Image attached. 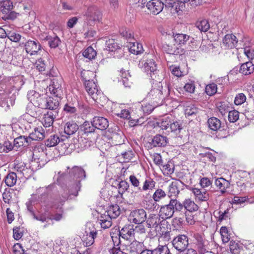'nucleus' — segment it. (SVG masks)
Instances as JSON below:
<instances>
[{
	"label": "nucleus",
	"instance_id": "1",
	"mask_svg": "<svg viewBox=\"0 0 254 254\" xmlns=\"http://www.w3.org/2000/svg\"><path fill=\"white\" fill-rule=\"evenodd\" d=\"M81 76L84 81L86 91L95 102H98L103 94L98 90L95 81L89 78V76L94 77L95 74L92 71L84 70L81 72Z\"/></svg>",
	"mask_w": 254,
	"mask_h": 254
},
{
	"label": "nucleus",
	"instance_id": "2",
	"mask_svg": "<svg viewBox=\"0 0 254 254\" xmlns=\"http://www.w3.org/2000/svg\"><path fill=\"white\" fill-rule=\"evenodd\" d=\"M69 176L73 180V183L70 185L69 190L70 195L77 196L81 188L80 181L86 178V172L81 167L74 166L69 171Z\"/></svg>",
	"mask_w": 254,
	"mask_h": 254
},
{
	"label": "nucleus",
	"instance_id": "3",
	"mask_svg": "<svg viewBox=\"0 0 254 254\" xmlns=\"http://www.w3.org/2000/svg\"><path fill=\"white\" fill-rule=\"evenodd\" d=\"M168 87H163L161 83L157 84V87H153L148 93L147 98L155 106H159L164 103L165 96L169 94Z\"/></svg>",
	"mask_w": 254,
	"mask_h": 254
},
{
	"label": "nucleus",
	"instance_id": "4",
	"mask_svg": "<svg viewBox=\"0 0 254 254\" xmlns=\"http://www.w3.org/2000/svg\"><path fill=\"white\" fill-rule=\"evenodd\" d=\"M11 94V90L5 82L0 83V106L6 107L8 109L14 104L15 96Z\"/></svg>",
	"mask_w": 254,
	"mask_h": 254
},
{
	"label": "nucleus",
	"instance_id": "5",
	"mask_svg": "<svg viewBox=\"0 0 254 254\" xmlns=\"http://www.w3.org/2000/svg\"><path fill=\"white\" fill-rule=\"evenodd\" d=\"M84 15L86 17L87 25H94L96 22H100L102 19L103 14L99 8L96 5L89 6Z\"/></svg>",
	"mask_w": 254,
	"mask_h": 254
},
{
	"label": "nucleus",
	"instance_id": "6",
	"mask_svg": "<svg viewBox=\"0 0 254 254\" xmlns=\"http://www.w3.org/2000/svg\"><path fill=\"white\" fill-rule=\"evenodd\" d=\"M95 127L92 124V121L90 123L89 122H85L81 126L80 130L78 131V134L80 132H84V133H91L95 131ZM79 134L78 135V138L76 139L77 141L80 144L81 148H86L90 146V143L85 138L82 137H79ZM79 147V145L78 146Z\"/></svg>",
	"mask_w": 254,
	"mask_h": 254
},
{
	"label": "nucleus",
	"instance_id": "7",
	"mask_svg": "<svg viewBox=\"0 0 254 254\" xmlns=\"http://www.w3.org/2000/svg\"><path fill=\"white\" fill-rule=\"evenodd\" d=\"M173 247L179 252H184L189 246V238L186 235H179L172 241Z\"/></svg>",
	"mask_w": 254,
	"mask_h": 254
},
{
	"label": "nucleus",
	"instance_id": "8",
	"mask_svg": "<svg viewBox=\"0 0 254 254\" xmlns=\"http://www.w3.org/2000/svg\"><path fill=\"white\" fill-rule=\"evenodd\" d=\"M63 80L61 77H54L51 80L49 90L51 94L55 97H61L63 94L62 83Z\"/></svg>",
	"mask_w": 254,
	"mask_h": 254
},
{
	"label": "nucleus",
	"instance_id": "9",
	"mask_svg": "<svg viewBox=\"0 0 254 254\" xmlns=\"http://www.w3.org/2000/svg\"><path fill=\"white\" fill-rule=\"evenodd\" d=\"M129 219L134 224H140L146 220V212L143 208L134 210L131 211Z\"/></svg>",
	"mask_w": 254,
	"mask_h": 254
},
{
	"label": "nucleus",
	"instance_id": "10",
	"mask_svg": "<svg viewBox=\"0 0 254 254\" xmlns=\"http://www.w3.org/2000/svg\"><path fill=\"white\" fill-rule=\"evenodd\" d=\"M22 44H24L26 52L30 56L37 55L42 49L41 45L36 39L29 40L25 43H23Z\"/></svg>",
	"mask_w": 254,
	"mask_h": 254
},
{
	"label": "nucleus",
	"instance_id": "11",
	"mask_svg": "<svg viewBox=\"0 0 254 254\" xmlns=\"http://www.w3.org/2000/svg\"><path fill=\"white\" fill-rule=\"evenodd\" d=\"M97 235V231L93 226L91 228L86 229L82 239L83 245L86 247L92 246L95 242Z\"/></svg>",
	"mask_w": 254,
	"mask_h": 254
},
{
	"label": "nucleus",
	"instance_id": "12",
	"mask_svg": "<svg viewBox=\"0 0 254 254\" xmlns=\"http://www.w3.org/2000/svg\"><path fill=\"white\" fill-rule=\"evenodd\" d=\"M139 68L142 69L147 72H154L156 71V64L152 59H149L148 57H143L138 64Z\"/></svg>",
	"mask_w": 254,
	"mask_h": 254
},
{
	"label": "nucleus",
	"instance_id": "13",
	"mask_svg": "<svg viewBox=\"0 0 254 254\" xmlns=\"http://www.w3.org/2000/svg\"><path fill=\"white\" fill-rule=\"evenodd\" d=\"M184 184L179 180L173 181L169 186L168 195L169 199L172 198V196L176 197L179 194L181 189H183Z\"/></svg>",
	"mask_w": 254,
	"mask_h": 254
},
{
	"label": "nucleus",
	"instance_id": "14",
	"mask_svg": "<svg viewBox=\"0 0 254 254\" xmlns=\"http://www.w3.org/2000/svg\"><path fill=\"white\" fill-rule=\"evenodd\" d=\"M146 6L151 13L157 15L162 11L163 3L161 0H150L146 3Z\"/></svg>",
	"mask_w": 254,
	"mask_h": 254
},
{
	"label": "nucleus",
	"instance_id": "15",
	"mask_svg": "<svg viewBox=\"0 0 254 254\" xmlns=\"http://www.w3.org/2000/svg\"><path fill=\"white\" fill-rule=\"evenodd\" d=\"M174 214V209L170 199L168 204L160 206L159 214L163 220L165 221L166 219L171 218Z\"/></svg>",
	"mask_w": 254,
	"mask_h": 254
},
{
	"label": "nucleus",
	"instance_id": "16",
	"mask_svg": "<svg viewBox=\"0 0 254 254\" xmlns=\"http://www.w3.org/2000/svg\"><path fill=\"white\" fill-rule=\"evenodd\" d=\"M161 216L158 214H150L148 218H146V224L148 228H156L158 226L160 225V227L161 226L165 225V223H167L165 220H160Z\"/></svg>",
	"mask_w": 254,
	"mask_h": 254
},
{
	"label": "nucleus",
	"instance_id": "17",
	"mask_svg": "<svg viewBox=\"0 0 254 254\" xmlns=\"http://www.w3.org/2000/svg\"><path fill=\"white\" fill-rule=\"evenodd\" d=\"M6 85L11 90L12 87L15 90H19L24 84V81L22 76H16L10 77L8 79Z\"/></svg>",
	"mask_w": 254,
	"mask_h": 254
},
{
	"label": "nucleus",
	"instance_id": "18",
	"mask_svg": "<svg viewBox=\"0 0 254 254\" xmlns=\"http://www.w3.org/2000/svg\"><path fill=\"white\" fill-rule=\"evenodd\" d=\"M134 232L133 225H126L119 231V236L127 240L133 239L134 238Z\"/></svg>",
	"mask_w": 254,
	"mask_h": 254
},
{
	"label": "nucleus",
	"instance_id": "19",
	"mask_svg": "<svg viewBox=\"0 0 254 254\" xmlns=\"http://www.w3.org/2000/svg\"><path fill=\"white\" fill-rule=\"evenodd\" d=\"M168 142L166 136L158 134L154 136L149 142L152 147H162L166 146Z\"/></svg>",
	"mask_w": 254,
	"mask_h": 254
},
{
	"label": "nucleus",
	"instance_id": "20",
	"mask_svg": "<svg viewBox=\"0 0 254 254\" xmlns=\"http://www.w3.org/2000/svg\"><path fill=\"white\" fill-rule=\"evenodd\" d=\"M67 196H64V199L61 200L59 204H57V201L55 200L54 202V204L52 205V207L55 208L57 209L60 208V210L59 212H56L54 214H51L49 216V220H54L57 221H60L63 217V211L61 210V206L63 205L64 202L66 199Z\"/></svg>",
	"mask_w": 254,
	"mask_h": 254
},
{
	"label": "nucleus",
	"instance_id": "21",
	"mask_svg": "<svg viewBox=\"0 0 254 254\" xmlns=\"http://www.w3.org/2000/svg\"><path fill=\"white\" fill-rule=\"evenodd\" d=\"M92 124L95 128L104 130L109 127V122L107 119L102 117H95L92 120Z\"/></svg>",
	"mask_w": 254,
	"mask_h": 254
},
{
	"label": "nucleus",
	"instance_id": "22",
	"mask_svg": "<svg viewBox=\"0 0 254 254\" xmlns=\"http://www.w3.org/2000/svg\"><path fill=\"white\" fill-rule=\"evenodd\" d=\"M238 42L236 37L232 34L226 35L223 39V45L228 49L235 48Z\"/></svg>",
	"mask_w": 254,
	"mask_h": 254
},
{
	"label": "nucleus",
	"instance_id": "23",
	"mask_svg": "<svg viewBox=\"0 0 254 254\" xmlns=\"http://www.w3.org/2000/svg\"><path fill=\"white\" fill-rule=\"evenodd\" d=\"M121 81L126 87H129L132 84V78L128 70L122 68L120 70Z\"/></svg>",
	"mask_w": 254,
	"mask_h": 254
},
{
	"label": "nucleus",
	"instance_id": "24",
	"mask_svg": "<svg viewBox=\"0 0 254 254\" xmlns=\"http://www.w3.org/2000/svg\"><path fill=\"white\" fill-rule=\"evenodd\" d=\"M57 114V111H48L45 114L42 120L44 127H48L52 126Z\"/></svg>",
	"mask_w": 254,
	"mask_h": 254
},
{
	"label": "nucleus",
	"instance_id": "25",
	"mask_svg": "<svg viewBox=\"0 0 254 254\" xmlns=\"http://www.w3.org/2000/svg\"><path fill=\"white\" fill-rule=\"evenodd\" d=\"M29 137L33 140H41L45 137L44 129L41 127H35L34 130L30 133Z\"/></svg>",
	"mask_w": 254,
	"mask_h": 254
},
{
	"label": "nucleus",
	"instance_id": "26",
	"mask_svg": "<svg viewBox=\"0 0 254 254\" xmlns=\"http://www.w3.org/2000/svg\"><path fill=\"white\" fill-rule=\"evenodd\" d=\"M210 129L217 131L224 130V126L221 125V121L216 118L213 117L209 119L207 121Z\"/></svg>",
	"mask_w": 254,
	"mask_h": 254
},
{
	"label": "nucleus",
	"instance_id": "27",
	"mask_svg": "<svg viewBox=\"0 0 254 254\" xmlns=\"http://www.w3.org/2000/svg\"><path fill=\"white\" fill-rule=\"evenodd\" d=\"M122 210L118 205H111L108 207L105 213L111 218L115 219L120 215Z\"/></svg>",
	"mask_w": 254,
	"mask_h": 254
},
{
	"label": "nucleus",
	"instance_id": "28",
	"mask_svg": "<svg viewBox=\"0 0 254 254\" xmlns=\"http://www.w3.org/2000/svg\"><path fill=\"white\" fill-rule=\"evenodd\" d=\"M166 197L169 198L167 192L161 188L157 189L153 193L152 198L156 202H159L164 200Z\"/></svg>",
	"mask_w": 254,
	"mask_h": 254
},
{
	"label": "nucleus",
	"instance_id": "29",
	"mask_svg": "<svg viewBox=\"0 0 254 254\" xmlns=\"http://www.w3.org/2000/svg\"><path fill=\"white\" fill-rule=\"evenodd\" d=\"M215 185L220 190L222 194L225 193L226 192V189L229 188L230 186L229 182L223 178L216 179Z\"/></svg>",
	"mask_w": 254,
	"mask_h": 254
},
{
	"label": "nucleus",
	"instance_id": "30",
	"mask_svg": "<svg viewBox=\"0 0 254 254\" xmlns=\"http://www.w3.org/2000/svg\"><path fill=\"white\" fill-rule=\"evenodd\" d=\"M171 120V118L169 117H164L154 124V127H159L162 130H166L168 131Z\"/></svg>",
	"mask_w": 254,
	"mask_h": 254
},
{
	"label": "nucleus",
	"instance_id": "31",
	"mask_svg": "<svg viewBox=\"0 0 254 254\" xmlns=\"http://www.w3.org/2000/svg\"><path fill=\"white\" fill-rule=\"evenodd\" d=\"M192 191L196 197L200 201H206L209 199V194L205 190L193 188Z\"/></svg>",
	"mask_w": 254,
	"mask_h": 254
},
{
	"label": "nucleus",
	"instance_id": "32",
	"mask_svg": "<svg viewBox=\"0 0 254 254\" xmlns=\"http://www.w3.org/2000/svg\"><path fill=\"white\" fill-rule=\"evenodd\" d=\"M28 99L33 105L40 106L39 103H41L42 98L39 93L34 90H30L27 93Z\"/></svg>",
	"mask_w": 254,
	"mask_h": 254
},
{
	"label": "nucleus",
	"instance_id": "33",
	"mask_svg": "<svg viewBox=\"0 0 254 254\" xmlns=\"http://www.w3.org/2000/svg\"><path fill=\"white\" fill-rule=\"evenodd\" d=\"M64 138H60L57 134L51 135L46 141L45 145L49 147H53L57 145L61 142L64 141Z\"/></svg>",
	"mask_w": 254,
	"mask_h": 254
},
{
	"label": "nucleus",
	"instance_id": "34",
	"mask_svg": "<svg viewBox=\"0 0 254 254\" xmlns=\"http://www.w3.org/2000/svg\"><path fill=\"white\" fill-rule=\"evenodd\" d=\"M156 182L152 179L148 178L143 182L142 187H138L139 191H146L153 190L155 187Z\"/></svg>",
	"mask_w": 254,
	"mask_h": 254
},
{
	"label": "nucleus",
	"instance_id": "35",
	"mask_svg": "<svg viewBox=\"0 0 254 254\" xmlns=\"http://www.w3.org/2000/svg\"><path fill=\"white\" fill-rule=\"evenodd\" d=\"M129 251L130 253L136 254H140L144 249L143 243L137 241H133L129 245Z\"/></svg>",
	"mask_w": 254,
	"mask_h": 254
},
{
	"label": "nucleus",
	"instance_id": "36",
	"mask_svg": "<svg viewBox=\"0 0 254 254\" xmlns=\"http://www.w3.org/2000/svg\"><path fill=\"white\" fill-rule=\"evenodd\" d=\"M111 139L115 145L122 144L124 142L125 136L121 130L118 132H114L111 135Z\"/></svg>",
	"mask_w": 254,
	"mask_h": 254
},
{
	"label": "nucleus",
	"instance_id": "37",
	"mask_svg": "<svg viewBox=\"0 0 254 254\" xmlns=\"http://www.w3.org/2000/svg\"><path fill=\"white\" fill-rule=\"evenodd\" d=\"M78 128V126L75 123L68 122L65 124L64 131L67 135H71L75 133Z\"/></svg>",
	"mask_w": 254,
	"mask_h": 254
},
{
	"label": "nucleus",
	"instance_id": "38",
	"mask_svg": "<svg viewBox=\"0 0 254 254\" xmlns=\"http://www.w3.org/2000/svg\"><path fill=\"white\" fill-rule=\"evenodd\" d=\"M43 101L45 103V107L46 109L50 110V111H57L56 110L59 105V101L57 100L50 97L43 100Z\"/></svg>",
	"mask_w": 254,
	"mask_h": 254
},
{
	"label": "nucleus",
	"instance_id": "39",
	"mask_svg": "<svg viewBox=\"0 0 254 254\" xmlns=\"http://www.w3.org/2000/svg\"><path fill=\"white\" fill-rule=\"evenodd\" d=\"M254 65L251 62L243 64L240 68V72L244 75H248L253 72Z\"/></svg>",
	"mask_w": 254,
	"mask_h": 254
},
{
	"label": "nucleus",
	"instance_id": "40",
	"mask_svg": "<svg viewBox=\"0 0 254 254\" xmlns=\"http://www.w3.org/2000/svg\"><path fill=\"white\" fill-rule=\"evenodd\" d=\"M45 40L48 42L51 48H56L61 43L60 39L57 35H48L45 38Z\"/></svg>",
	"mask_w": 254,
	"mask_h": 254
},
{
	"label": "nucleus",
	"instance_id": "41",
	"mask_svg": "<svg viewBox=\"0 0 254 254\" xmlns=\"http://www.w3.org/2000/svg\"><path fill=\"white\" fill-rule=\"evenodd\" d=\"M17 180V176L15 173H9L4 178V182L7 186L13 187L16 184Z\"/></svg>",
	"mask_w": 254,
	"mask_h": 254
},
{
	"label": "nucleus",
	"instance_id": "42",
	"mask_svg": "<svg viewBox=\"0 0 254 254\" xmlns=\"http://www.w3.org/2000/svg\"><path fill=\"white\" fill-rule=\"evenodd\" d=\"M182 129V124L181 123V122L180 121H174L172 119L168 132L178 133Z\"/></svg>",
	"mask_w": 254,
	"mask_h": 254
},
{
	"label": "nucleus",
	"instance_id": "43",
	"mask_svg": "<svg viewBox=\"0 0 254 254\" xmlns=\"http://www.w3.org/2000/svg\"><path fill=\"white\" fill-rule=\"evenodd\" d=\"M112 218L107 215L106 214L101 215L100 219V223L102 228L107 229L110 228L112 224Z\"/></svg>",
	"mask_w": 254,
	"mask_h": 254
},
{
	"label": "nucleus",
	"instance_id": "44",
	"mask_svg": "<svg viewBox=\"0 0 254 254\" xmlns=\"http://www.w3.org/2000/svg\"><path fill=\"white\" fill-rule=\"evenodd\" d=\"M190 38V36L185 34H176L174 35L175 41L179 45H185Z\"/></svg>",
	"mask_w": 254,
	"mask_h": 254
},
{
	"label": "nucleus",
	"instance_id": "45",
	"mask_svg": "<svg viewBox=\"0 0 254 254\" xmlns=\"http://www.w3.org/2000/svg\"><path fill=\"white\" fill-rule=\"evenodd\" d=\"M184 204L185 209L190 212L195 211L198 209L197 205L190 199H186L184 201Z\"/></svg>",
	"mask_w": 254,
	"mask_h": 254
},
{
	"label": "nucleus",
	"instance_id": "46",
	"mask_svg": "<svg viewBox=\"0 0 254 254\" xmlns=\"http://www.w3.org/2000/svg\"><path fill=\"white\" fill-rule=\"evenodd\" d=\"M229 208H227L224 211L219 210V211H216L214 212V215L216 217L218 218L219 221H222L224 220H226L230 217Z\"/></svg>",
	"mask_w": 254,
	"mask_h": 254
},
{
	"label": "nucleus",
	"instance_id": "47",
	"mask_svg": "<svg viewBox=\"0 0 254 254\" xmlns=\"http://www.w3.org/2000/svg\"><path fill=\"white\" fill-rule=\"evenodd\" d=\"M6 37H7L10 41L15 43H18L22 38H24L20 34L14 31H8Z\"/></svg>",
	"mask_w": 254,
	"mask_h": 254
},
{
	"label": "nucleus",
	"instance_id": "48",
	"mask_svg": "<svg viewBox=\"0 0 254 254\" xmlns=\"http://www.w3.org/2000/svg\"><path fill=\"white\" fill-rule=\"evenodd\" d=\"M13 4L10 0H4L1 3L0 9L3 14L8 13L13 9Z\"/></svg>",
	"mask_w": 254,
	"mask_h": 254
},
{
	"label": "nucleus",
	"instance_id": "49",
	"mask_svg": "<svg viewBox=\"0 0 254 254\" xmlns=\"http://www.w3.org/2000/svg\"><path fill=\"white\" fill-rule=\"evenodd\" d=\"M106 49L111 51H116L118 49H120V46L114 39H109L106 42Z\"/></svg>",
	"mask_w": 254,
	"mask_h": 254
},
{
	"label": "nucleus",
	"instance_id": "50",
	"mask_svg": "<svg viewBox=\"0 0 254 254\" xmlns=\"http://www.w3.org/2000/svg\"><path fill=\"white\" fill-rule=\"evenodd\" d=\"M196 27L201 31L206 32L210 28V25L207 20L203 19L196 23Z\"/></svg>",
	"mask_w": 254,
	"mask_h": 254
},
{
	"label": "nucleus",
	"instance_id": "51",
	"mask_svg": "<svg viewBox=\"0 0 254 254\" xmlns=\"http://www.w3.org/2000/svg\"><path fill=\"white\" fill-rule=\"evenodd\" d=\"M222 241L224 244L227 243L230 240V234L226 227H222L220 230Z\"/></svg>",
	"mask_w": 254,
	"mask_h": 254
},
{
	"label": "nucleus",
	"instance_id": "52",
	"mask_svg": "<svg viewBox=\"0 0 254 254\" xmlns=\"http://www.w3.org/2000/svg\"><path fill=\"white\" fill-rule=\"evenodd\" d=\"M143 51L142 46L141 44L137 42L132 43V46L129 48V51L136 55H138L142 53Z\"/></svg>",
	"mask_w": 254,
	"mask_h": 254
},
{
	"label": "nucleus",
	"instance_id": "53",
	"mask_svg": "<svg viewBox=\"0 0 254 254\" xmlns=\"http://www.w3.org/2000/svg\"><path fill=\"white\" fill-rule=\"evenodd\" d=\"M37 69L40 71L42 72L46 71L48 69L47 62L43 59H39L35 63Z\"/></svg>",
	"mask_w": 254,
	"mask_h": 254
},
{
	"label": "nucleus",
	"instance_id": "54",
	"mask_svg": "<svg viewBox=\"0 0 254 254\" xmlns=\"http://www.w3.org/2000/svg\"><path fill=\"white\" fill-rule=\"evenodd\" d=\"M153 254H170V251L167 245H158L152 250Z\"/></svg>",
	"mask_w": 254,
	"mask_h": 254
},
{
	"label": "nucleus",
	"instance_id": "55",
	"mask_svg": "<svg viewBox=\"0 0 254 254\" xmlns=\"http://www.w3.org/2000/svg\"><path fill=\"white\" fill-rule=\"evenodd\" d=\"M83 56L89 60L94 59L96 56V52L91 47H88L83 52Z\"/></svg>",
	"mask_w": 254,
	"mask_h": 254
},
{
	"label": "nucleus",
	"instance_id": "56",
	"mask_svg": "<svg viewBox=\"0 0 254 254\" xmlns=\"http://www.w3.org/2000/svg\"><path fill=\"white\" fill-rule=\"evenodd\" d=\"M242 250V247L240 246L238 243L235 241H230V250L232 254H240V252Z\"/></svg>",
	"mask_w": 254,
	"mask_h": 254
},
{
	"label": "nucleus",
	"instance_id": "57",
	"mask_svg": "<svg viewBox=\"0 0 254 254\" xmlns=\"http://www.w3.org/2000/svg\"><path fill=\"white\" fill-rule=\"evenodd\" d=\"M172 205V207L174 209V212L175 211H181L183 209H185L184 204H182L180 201L177 200L176 198H171L170 199Z\"/></svg>",
	"mask_w": 254,
	"mask_h": 254
},
{
	"label": "nucleus",
	"instance_id": "58",
	"mask_svg": "<svg viewBox=\"0 0 254 254\" xmlns=\"http://www.w3.org/2000/svg\"><path fill=\"white\" fill-rule=\"evenodd\" d=\"M198 112V109L194 105L187 106L185 109V115L187 117L196 115Z\"/></svg>",
	"mask_w": 254,
	"mask_h": 254
},
{
	"label": "nucleus",
	"instance_id": "59",
	"mask_svg": "<svg viewBox=\"0 0 254 254\" xmlns=\"http://www.w3.org/2000/svg\"><path fill=\"white\" fill-rule=\"evenodd\" d=\"M116 184L119 189V193L120 194L124 193L127 190L129 187L128 183L125 181L117 182L116 183Z\"/></svg>",
	"mask_w": 254,
	"mask_h": 254
},
{
	"label": "nucleus",
	"instance_id": "60",
	"mask_svg": "<svg viewBox=\"0 0 254 254\" xmlns=\"http://www.w3.org/2000/svg\"><path fill=\"white\" fill-rule=\"evenodd\" d=\"M28 210L30 211L31 214L33 216V218L36 220L40 221L42 222H48L49 220V216H47L45 214H41L38 215H36L34 212L32 211L29 207L28 208Z\"/></svg>",
	"mask_w": 254,
	"mask_h": 254
},
{
	"label": "nucleus",
	"instance_id": "61",
	"mask_svg": "<svg viewBox=\"0 0 254 254\" xmlns=\"http://www.w3.org/2000/svg\"><path fill=\"white\" fill-rule=\"evenodd\" d=\"M119 157L123 158V162H128L133 158V153L132 151H126L122 153Z\"/></svg>",
	"mask_w": 254,
	"mask_h": 254
},
{
	"label": "nucleus",
	"instance_id": "62",
	"mask_svg": "<svg viewBox=\"0 0 254 254\" xmlns=\"http://www.w3.org/2000/svg\"><path fill=\"white\" fill-rule=\"evenodd\" d=\"M205 92L209 96H212L215 94L217 92L216 84L212 83L207 85L205 88Z\"/></svg>",
	"mask_w": 254,
	"mask_h": 254
},
{
	"label": "nucleus",
	"instance_id": "63",
	"mask_svg": "<svg viewBox=\"0 0 254 254\" xmlns=\"http://www.w3.org/2000/svg\"><path fill=\"white\" fill-rule=\"evenodd\" d=\"M239 118V112L236 110L229 111L228 120L231 123H235Z\"/></svg>",
	"mask_w": 254,
	"mask_h": 254
},
{
	"label": "nucleus",
	"instance_id": "64",
	"mask_svg": "<svg viewBox=\"0 0 254 254\" xmlns=\"http://www.w3.org/2000/svg\"><path fill=\"white\" fill-rule=\"evenodd\" d=\"M244 53L250 60L254 59V49L250 46L244 48Z\"/></svg>",
	"mask_w": 254,
	"mask_h": 254
}]
</instances>
